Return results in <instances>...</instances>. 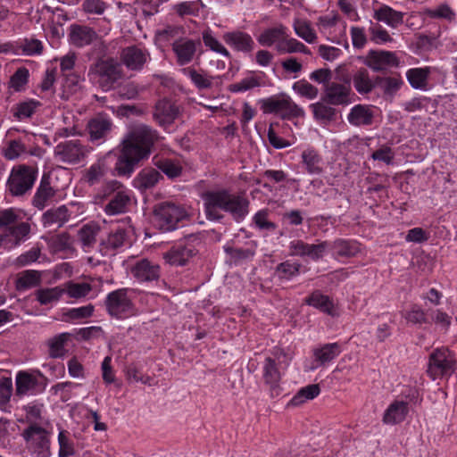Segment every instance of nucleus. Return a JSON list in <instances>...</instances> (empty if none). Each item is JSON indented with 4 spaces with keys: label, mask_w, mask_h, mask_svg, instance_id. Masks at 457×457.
I'll use <instances>...</instances> for the list:
<instances>
[{
    "label": "nucleus",
    "mask_w": 457,
    "mask_h": 457,
    "mask_svg": "<svg viewBox=\"0 0 457 457\" xmlns=\"http://www.w3.org/2000/svg\"><path fill=\"white\" fill-rule=\"evenodd\" d=\"M305 112L302 107L297 105L287 96V103L283 108V112L280 115L282 119L290 120L297 117H304Z\"/></svg>",
    "instance_id": "obj_64"
},
{
    "label": "nucleus",
    "mask_w": 457,
    "mask_h": 457,
    "mask_svg": "<svg viewBox=\"0 0 457 457\" xmlns=\"http://www.w3.org/2000/svg\"><path fill=\"white\" fill-rule=\"evenodd\" d=\"M374 119L372 107L366 104H356L351 108L348 115V122L356 127L370 126Z\"/></svg>",
    "instance_id": "obj_23"
},
{
    "label": "nucleus",
    "mask_w": 457,
    "mask_h": 457,
    "mask_svg": "<svg viewBox=\"0 0 457 457\" xmlns=\"http://www.w3.org/2000/svg\"><path fill=\"white\" fill-rule=\"evenodd\" d=\"M89 150L79 140H68L58 144L54 148V156L57 160L73 164L84 160Z\"/></svg>",
    "instance_id": "obj_12"
},
{
    "label": "nucleus",
    "mask_w": 457,
    "mask_h": 457,
    "mask_svg": "<svg viewBox=\"0 0 457 457\" xmlns=\"http://www.w3.org/2000/svg\"><path fill=\"white\" fill-rule=\"evenodd\" d=\"M99 197L101 199L109 198L108 204L104 206V212L108 215H118L125 212L130 202L129 190L117 180L107 182L104 186Z\"/></svg>",
    "instance_id": "obj_8"
},
{
    "label": "nucleus",
    "mask_w": 457,
    "mask_h": 457,
    "mask_svg": "<svg viewBox=\"0 0 457 457\" xmlns=\"http://www.w3.org/2000/svg\"><path fill=\"white\" fill-rule=\"evenodd\" d=\"M313 116L318 120H332L336 115V110L322 103H315L310 105Z\"/></svg>",
    "instance_id": "obj_58"
},
{
    "label": "nucleus",
    "mask_w": 457,
    "mask_h": 457,
    "mask_svg": "<svg viewBox=\"0 0 457 457\" xmlns=\"http://www.w3.org/2000/svg\"><path fill=\"white\" fill-rule=\"evenodd\" d=\"M178 115V106L170 100H160L155 105L154 118L162 127L173 123Z\"/></svg>",
    "instance_id": "obj_20"
},
{
    "label": "nucleus",
    "mask_w": 457,
    "mask_h": 457,
    "mask_svg": "<svg viewBox=\"0 0 457 457\" xmlns=\"http://www.w3.org/2000/svg\"><path fill=\"white\" fill-rule=\"evenodd\" d=\"M69 333H62L51 338L48 341L49 346V355L52 358H60L62 357L65 353V344L70 338Z\"/></svg>",
    "instance_id": "obj_48"
},
{
    "label": "nucleus",
    "mask_w": 457,
    "mask_h": 457,
    "mask_svg": "<svg viewBox=\"0 0 457 457\" xmlns=\"http://www.w3.org/2000/svg\"><path fill=\"white\" fill-rule=\"evenodd\" d=\"M185 34V29L182 26L169 25L163 29H158L155 33L156 37L160 41H177L178 38H182Z\"/></svg>",
    "instance_id": "obj_49"
},
{
    "label": "nucleus",
    "mask_w": 457,
    "mask_h": 457,
    "mask_svg": "<svg viewBox=\"0 0 457 457\" xmlns=\"http://www.w3.org/2000/svg\"><path fill=\"white\" fill-rule=\"evenodd\" d=\"M287 28L280 24L274 28L265 29L258 37V42L264 46H278L284 39Z\"/></svg>",
    "instance_id": "obj_35"
},
{
    "label": "nucleus",
    "mask_w": 457,
    "mask_h": 457,
    "mask_svg": "<svg viewBox=\"0 0 457 457\" xmlns=\"http://www.w3.org/2000/svg\"><path fill=\"white\" fill-rule=\"evenodd\" d=\"M342 352L341 346L337 343L325 344L313 350L314 361L320 366H323L337 358Z\"/></svg>",
    "instance_id": "obj_30"
},
{
    "label": "nucleus",
    "mask_w": 457,
    "mask_h": 457,
    "mask_svg": "<svg viewBox=\"0 0 457 457\" xmlns=\"http://www.w3.org/2000/svg\"><path fill=\"white\" fill-rule=\"evenodd\" d=\"M89 74L104 90L108 91L122 78L123 72L120 63L110 58L97 62L90 68Z\"/></svg>",
    "instance_id": "obj_9"
},
{
    "label": "nucleus",
    "mask_w": 457,
    "mask_h": 457,
    "mask_svg": "<svg viewBox=\"0 0 457 457\" xmlns=\"http://www.w3.org/2000/svg\"><path fill=\"white\" fill-rule=\"evenodd\" d=\"M24 439L29 442L32 454L35 457H50V441L45 428L38 425H31L23 431Z\"/></svg>",
    "instance_id": "obj_11"
},
{
    "label": "nucleus",
    "mask_w": 457,
    "mask_h": 457,
    "mask_svg": "<svg viewBox=\"0 0 457 457\" xmlns=\"http://www.w3.org/2000/svg\"><path fill=\"white\" fill-rule=\"evenodd\" d=\"M98 233L99 227L93 223L85 224L78 230V238L84 251L94 247Z\"/></svg>",
    "instance_id": "obj_34"
},
{
    "label": "nucleus",
    "mask_w": 457,
    "mask_h": 457,
    "mask_svg": "<svg viewBox=\"0 0 457 457\" xmlns=\"http://www.w3.org/2000/svg\"><path fill=\"white\" fill-rule=\"evenodd\" d=\"M457 370V357L448 347H437L432 351L428 362V375L436 380L451 377Z\"/></svg>",
    "instance_id": "obj_4"
},
{
    "label": "nucleus",
    "mask_w": 457,
    "mask_h": 457,
    "mask_svg": "<svg viewBox=\"0 0 457 457\" xmlns=\"http://www.w3.org/2000/svg\"><path fill=\"white\" fill-rule=\"evenodd\" d=\"M183 73L191 79L198 89H206L212 86V77L206 73L198 72L192 68L183 69Z\"/></svg>",
    "instance_id": "obj_46"
},
{
    "label": "nucleus",
    "mask_w": 457,
    "mask_h": 457,
    "mask_svg": "<svg viewBox=\"0 0 457 457\" xmlns=\"http://www.w3.org/2000/svg\"><path fill=\"white\" fill-rule=\"evenodd\" d=\"M201 6H204V4H202V2L200 0L187 1V2H182V3L176 4L174 6V10L181 17H184L186 15L196 16V15H198Z\"/></svg>",
    "instance_id": "obj_60"
},
{
    "label": "nucleus",
    "mask_w": 457,
    "mask_h": 457,
    "mask_svg": "<svg viewBox=\"0 0 457 457\" xmlns=\"http://www.w3.org/2000/svg\"><path fill=\"white\" fill-rule=\"evenodd\" d=\"M364 64L374 71H382L389 67H397L399 60L393 52L370 50L365 57Z\"/></svg>",
    "instance_id": "obj_14"
},
{
    "label": "nucleus",
    "mask_w": 457,
    "mask_h": 457,
    "mask_svg": "<svg viewBox=\"0 0 457 457\" xmlns=\"http://www.w3.org/2000/svg\"><path fill=\"white\" fill-rule=\"evenodd\" d=\"M69 37L72 45L83 47L93 43L96 39L97 34L87 26L72 24L70 27Z\"/></svg>",
    "instance_id": "obj_22"
},
{
    "label": "nucleus",
    "mask_w": 457,
    "mask_h": 457,
    "mask_svg": "<svg viewBox=\"0 0 457 457\" xmlns=\"http://www.w3.org/2000/svg\"><path fill=\"white\" fill-rule=\"evenodd\" d=\"M320 392V386L317 384L308 385L302 387L290 400L289 404L293 406H299L308 400H312L319 395Z\"/></svg>",
    "instance_id": "obj_44"
},
{
    "label": "nucleus",
    "mask_w": 457,
    "mask_h": 457,
    "mask_svg": "<svg viewBox=\"0 0 457 457\" xmlns=\"http://www.w3.org/2000/svg\"><path fill=\"white\" fill-rule=\"evenodd\" d=\"M198 249L192 242H187L173 246L170 251L163 253V258L170 265L184 266L188 261L196 255Z\"/></svg>",
    "instance_id": "obj_16"
},
{
    "label": "nucleus",
    "mask_w": 457,
    "mask_h": 457,
    "mask_svg": "<svg viewBox=\"0 0 457 457\" xmlns=\"http://www.w3.org/2000/svg\"><path fill=\"white\" fill-rule=\"evenodd\" d=\"M329 247L334 250L335 254L340 257H352L360 252L359 245L353 241L337 239Z\"/></svg>",
    "instance_id": "obj_39"
},
{
    "label": "nucleus",
    "mask_w": 457,
    "mask_h": 457,
    "mask_svg": "<svg viewBox=\"0 0 457 457\" xmlns=\"http://www.w3.org/2000/svg\"><path fill=\"white\" fill-rule=\"evenodd\" d=\"M408 412L406 402L395 401L385 411L382 420L386 425L398 424L405 420Z\"/></svg>",
    "instance_id": "obj_25"
},
{
    "label": "nucleus",
    "mask_w": 457,
    "mask_h": 457,
    "mask_svg": "<svg viewBox=\"0 0 457 457\" xmlns=\"http://www.w3.org/2000/svg\"><path fill=\"white\" fill-rule=\"evenodd\" d=\"M27 153L24 144L20 140H11L4 149V156L7 160H15Z\"/></svg>",
    "instance_id": "obj_62"
},
{
    "label": "nucleus",
    "mask_w": 457,
    "mask_h": 457,
    "mask_svg": "<svg viewBox=\"0 0 457 457\" xmlns=\"http://www.w3.org/2000/svg\"><path fill=\"white\" fill-rule=\"evenodd\" d=\"M64 294L62 287L41 288L36 292L37 300L43 305L54 303L60 300Z\"/></svg>",
    "instance_id": "obj_45"
},
{
    "label": "nucleus",
    "mask_w": 457,
    "mask_h": 457,
    "mask_svg": "<svg viewBox=\"0 0 457 457\" xmlns=\"http://www.w3.org/2000/svg\"><path fill=\"white\" fill-rule=\"evenodd\" d=\"M305 303L308 305L319 309L324 313H327L328 315H337L333 302L328 295L321 294L318 290L312 293V295L305 299Z\"/></svg>",
    "instance_id": "obj_31"
},
{
    "label": "nucleus",
    "mask_w": 457,
    "mask_h": 457,
    "mask_svg": "<svg viewBox=\"0 0 457 457\" xmlns=\"http://www.w3.org/2000/svg\"><path fill=\"white\" fill-rule=\"evenodd\" d=\"M55 195V190L50 185V179L47 175H43L39 186L32 199V204L38 210H43L48 201Z\"/></svg>",
    "instance_id": "obj_24"
},
{
    "label": "nucleus",
    "mask_w": 457,
    "mask_h": 457,
    "mask_svg": "<svg viewBox=\"0 0 457 457\" xmlns=\"http://www.w3.org/2000/svg\"><path fill=\"white\" fill-rule=\"evenodd\" d=\"M293 28L295 34L309 44L317 40V35L309 21L303 19H295Z\"/></svg>",
    "instance_id": "obj_42"
},
{
    "label": "nucleus",
    "mask_w": 457,
    "mask_h": 457,
    "mask_svg": "<svg viewBox=\"0 0 457 457\" xmlns=\"http://www.w3.org/2000/svg\"><path fill=\"white\" fill-rule=\"evenodd\" d=\"M19 213L12 208L0 212V229L4 228L5 240L10 238L14 245H19L26 241L31 232V225L29 222H18Z\"/></svg>",
    "instance_id": "obj_7"
},
{
    "label": "nucleus",
    "mask_w": 457,
    "mask_h": 457,
    "mask_svg": "<svg viewBox=\"0 0 457 457\" xmlns=\"http://www.w3.org/2000/svg\"><path fill=\"white\" fill-rule=\"evenodd\" d=\"M276 51L279 54H291L296 53H302L303 54H311L310 49L302 42L296 38L290 37L286 34L284 39L279 45L275 46Z\"/></svg>",
    "instance_id": "obj_32"
},
{
    "label": "nucleus",
    "mask_w": 457,
    "mask_h": 457,
    "mask_svg": "<svg viewBox=\"0 0 457 457\" xmlns=\"http://www.w3.org/2000/svg\"><path fill=\"white\" fill-rule=\"evenodd\" d=\"M223 40L234 50L245 54L251 53L255 46V43L252 37L240 30L225 33L223 35Z\"/></svg>",
    "instance_id": "obj_19"
},
{
    "label": "nucleus",
    "mask_w": 457,
    "mask_h": 457,
    "mask_svg": "<svg viewBox=\"0 0 457 457\" xmlns=\"http://www.w3.org/2000/svg\"><path fill=\"white\" fill-rule=\"evenodd\" d=\"M303 162L306 170L310 174H320L322 168L320 166L321 157L314 149H306L302 153Z\"/></svg>",
    "instance_id": "obj_43"
},
{
    "label": "nucleus",
    "mask_w": 457,
    "mask_h": 457,
    "mask_svg": "<svg viewBox=\"0 0 457 457\" xmlns=\"http://www.w3.org/2000/svg\"><path fill=\"white\" fill-rule=\"evenodd\" d=\"M158 140V132L150 126L143 123L132 126L121 142V152L115 164L118 174L130 176L135 167L149 157Z\"/></svg>",
    "instance_id": "obj_1"
},
{
    "label": "nucleus",
    "mask_w": 457,
    "mask_h": 457,
    "mask_svg": "<svg viewBox=\"0 0 457 457\" xmlns=\"http://www.w3.org/2000/svg\"><path fill=\"white\" fill-rule=\"evenodd\" d=\"M154 164L170 179L179 177L182 171V168L178 162L169 159L158 160Z\"/></svg>",
    "instance_id": "obj_57"
},
{
    "label": "nucleus",
    "mask_w": 457,
    "mask_h": 457,
    "mask_svg": "<svg viewBox=\"0 0 457 457\" xmlns=\"http://www.w3.org/2000/svg\"><path fill=\"white\" fill-rule=\"evenodd\" d=\"M203 41L205 46L210 48L212 51L216 52L225 57H230L229 52L216 37L212 36L210 29L204 30L203 32Z\"/></svg>",
    "instance_id": "obj_55"
},
{
    "label": "nucleus",
    "mask_w": 457,
    "mask_h": 457,
    "mask_svg": "<svg viewBox=\"0 0 457 457\" xmlns=\"http://www.w3.org/2000/svg\"><path fill=\"white\" fill-rule=\"evenodd\" d=\"M403 317L407 323L412 325H422L428 322L425 311L417 304H413L411 308L403 313Z\"/></svg>",
    "instance_id": "obj_53"
},
{
    "label": "nucleus",
    "mask_w": 457,
    "mask_h": 457,
    "mask_svg": "<svg viewBox=\"0 0 457 457\" xmlns=\"http://www.w3.org/2000/svg\"><path fill=\"white\" fill-rule=\"evenodd\" d=\"M422 14L435 19H445L448 21L455 19L454 12L447 4H441L436 9H426Z\"/></svg>",
    "instance_id": "obj_59"
},
{
    "label": "nucleus",
    "mask_w": 457,
    "mask_h": 457,
    "mask_svg": "<svg viewBox=\"0 0 457 457\" xmlns=\"http://www.w3.org/2000/svg\"><path fill=\"white\" fill-rule=\"evenodd\" d=\"M293 89L301 96L308 99H314L318 96L319 90L316 87L305 80H299L294 83Z\"/></svg>",
    "instance_id": "obj_61"
},
{
    "label": "nucleus",
    "mask_w": 457,
    "mask_h": 457,
    "mask_svg": "<svg viewBox=\"0 0 457 457\" xmlns=\"http://www.w3.org/2000/svg\"><path fill=\"white\" fill-rule=\"evenodd\" d=\"M41 282V272L34 270H28L21 272L16 281V288L19 291L38 286Z\"/></svg>",
    "instance_id": "obj_38"
},
{
    "label": "nucleus",
    "mask_w": 457,
    "mask_h": 457,
    "mask_svg": "<svg viewBox=\"0 0 457 457\" xmlns=\"http://www.w3.org/2000/svg\"><path fill=\"white\" fill-rule=\"evenodd\" d=\"M40 103L38 101L29 99L15 104L12 108V112L17 120H22L30 118L35 113Z\"/></svg>",
    "instance_id": "obj_41"
},
{
    "label": "nucleus",
    "mask_w": 457,
    "mask_h": 457,
    "mask_svg": "<svg viewBox=\"0 0 457 457\" xmlns=\"http://www.w3.org/2000/svg\"><path fill=\"white\" fill-rule=\"evenodd\" d=\"M37 385V376L26 371H20L16 376V395L21 396L34 393Z\"/></svg>",
    "instance_id": "obj_33"
},
{
    "label": "nucleus",
    "mask_w": 457,
    "mask_h": 457,
    "mask_svg": "<svg viewBox=\"0 0 457 457\" xmlns=\"http://www.w3.org/2000/svg\"><path fill=\"white\" fill-rule=\"evenodd\" d=\"M224 251L229 256L230 262L235 265H239L252 260L255 254L254 248H237L225 245Z\"/></svg>",
    "instance_id": "obj_40"
},
{
    "label": "nucleus",
    "mask_w": 457,
    "mask_h": 457,
    "mask_svg": "<svg viewBox=\"0 0 457 457\" xmlns=\"http://www.w3.org/2000/svg\"><path fill=\"white\" fill-rule=\"evenodd\" d=\"M377 86H379L385 94L394 95L395 94L402 85L403 84V79L400 77H378L377 76Z\"/></svg>",
    "instance_id": "obj_52"
},
{
    "label": "nucleus",
    "mask_w": 457,
    "mask_h": 457,
    "mask_svg": "<svg viewBox=\"0 0 457 457\" xmlns=\"http://www.w3.org/2000/svg\"><path fill=\"white\" fill-rule=\"evenodd\" d=\"M187 218L188 212L187 209L172 202L160 203L154 209V224L162 231L175 229L179 221Z\"/></svg>",
    "instance_id": "obj_6"
},
{
    "label": "nucleus",
    "mask_w": 457,
    "mask_h": 457,
    "mask_svg": "<svg viewBox=\"0 0 457 457\" xmlns=\"http://www.w3.org/2000/svg\"><path fill=\"white\" fill-rule=\"evenodd\" d=\"M329 248V243L327 241L319 244H307L305 257H309L312 261H319L326 253Z\"/></svg>",
    "instance_id": "obj_63"
},
{
    "label": "nucleus",
    "mask_w": 457,
    "mask_h": 457,
    "mask_svg": "<svg viewBox=\"0 0 457 457\" xmlns=\"http://www.w3.org/2000/svg\"><path fill=\"white\" fill-rule=\"evenodd\" d=\"M37 177V170L32 166L20 164L12 167L5 184V191L14 197L29 193Z\"/></svg>",
    "instance_id": "obj_5"
},
{
    "label": "nucleus",
    "mask_w": 457,
    "mask_h": 457,
    "mask_svg": "<svg viewBox=\"0 0 457 457\" xmlns=\"http://www.w3.org/2000/svg\"><path fill=\"white\" fill-rule=\"evenodd\" d=\"M404 13L395 11L393 8L384 5L375 11L374 18L385 22L387 26L395 29L403 22Z\"/></svg>",
    "instance_id": "obj_29"
},
{
    "label": "nucleus",
    "mask_w": 457,
    "mask_h": 457,
    "mask_svg": "<svg viewBox=\"0 0 457 457\" xmlns=\"http://www.w3.org/2000/svg\"><path fill=\"white\" fill-rule=\"evenodd\" d=\"M70 218L69 210L65 205L47 210L42 216V223L45 228H61Z\"/></svg>",
    "instance_id": "obj_27"
},
{
    "label": "nucleus",
    "mask_w": 457,
    "mask_h": 457,
    "mask_svg": "<svg viewBox=\"0 0 457 457\" xmlns=\"http://www.w3.org/2000/svg\"><path fill=\"white\" fill-rule=\"evenodd\" d=\"M148 59L147 50L138 46H127L120 52L121 62L130 71H141Z\"/></svg>",
    "instance_id": "obj_15"
},
{
    "label": "nucleus",
    "mask_w": 457,
    "mask_h": 457,
    "mask_svg": "<svg viewBox=\"0 0 457 457\" xmlns=\"http://www.w3.org/2000/svg\"><path fill=\"white\" fill-rule=\"evenodd\" d=\"M131 274L141 282L157 280L160 278V266L147 259H141L132 266Z\"/></svg>",
    "instance_id": "obj_18"
},
{
    "label": "nucleus",
    "mask_w": 457,
    "mask_h": 457,
    "mask_svg": "<svg viewBox=\"0 0 457 457\" xmlns=\"http://www.w3.org/2000/svg\"><path fill=\"white\" fill-rule=\"evenodd\" d=\"M91 141L104 140L112 129V120L103 115L91 119L87 126Z\"/></svg>",
    "instance_id": "obj_21"
},
{
    "label": "nucleus",
    "mask_w": 457,
    "mask_h": 457,
    "mask_svg": "<svg viewBox=\"0 0 457 457\" xmlns=\"http://www.w3.org/2000/svg\"><path fill=\"white\" fill-rule=\"evenodd\" d=\"M207 220L219 221L228 212L239 222L249 212V201L243 195L231 194L228 189L208 190L201 195Z\"/></svg>",
    "instance_id": "obj_2"
},
{
    "label": "nucleus",
    "mask_w": 457,
    "mask_h": 457,
    "mask_svg": "<svg viewBox=\"0 0 457 457\" xmlns=\"http://www.w3.org/2000/svg\"><path fill=\"white\" fill-rule=\"evenodd\" d=\"M430 74V69L425 68H413L406 72V78L411 86L415 89H426L428 86V79Z\"/></svg>",
    "instance_id": "obj_36"
},
{
    "label": "nucleus",
    "mask_w": 457,
    "mask_h": 457,
    "mask_svg": "<svg viewBox=\"0 0 457 457\" xmlns=\"http://www.w3.org/2000/svg\"><path fill=\"white\" fill-rule=\"evenodd\" d=\"M126 238L127 234L124 228H117L112 231L107 238L101 242V252H103L104 255L108 254V251L122 246Z\"/></svg>",
    "instance_id": "obj_37"
},
{
    "label": "nucleus",
    "mask_w": 457,
    "mask_h": 457,
    "mask_svg": "<svg viewBox=\"0 0 457 457\" xmlns=\"http://www.w3.org/2000/svg\"><path fill=\"white\" fill-rule=\"evenodd\" d=\"M129 292L127 288H120L107 295L105 306L111 316L122 319L133 313V303Z\"/></svg>",
    "instance_id": "obj_10"
},
{
    "label": "nucleus",
    "mask_w": 457,
    "mask_h": 457,
    "mask_svg": "<svg viewBox=\"0 0 457 457\" xmlns=\"http://www.w3.org/2000/svg\"><path fill=\"white\" fill-rule=\"evenodd\" d=\"M59 457H71L75 454L74 443L71 439L70 433L66 430H60L58 434Z\"/></svg>",
    "instance_id": "obj_50"
},
{
    "label": "nucleus",
    "mask_w": 457,
    "mask_h": 457,
    "mask_svg": "<svg viewBox=\"0 0 457 457\" xmlns=\"http://www.w3.org/2000/svg\"><path fill=\"white\" fill-rule=\"evenodd\" d=\"M62 290L71 298H81L86 296L92 287L88 283L69 282L62 286Z\"/></svg>",
    "instance_id": "obj_54"
},
{
    "label": "nucleus",
    "mask_w": 457,
    "mask_h": 457,
    "mask_svg": "<svg viewBox=\"0 0 457 457\" xmlns=\"http://www.w3.org/2000/svg\"><path fill=\"white\" fill-rule=\"evenodd\" d=\"M287 366L288 361L283 351H276L272 356L265 358L262 368V379L271 397H276L281 393L280 380Z\"/></svg>",
    "instance_id": "obj_3"
},
{
    "label": "nucleus",
    "mask_w": 457,
    "mask_h": 457,
    "mask_svg": "<svg viewBox=\"0 0 457 457\" xmlns=\"http://www.w3.org/2000/svg\"><path fill=\"white\" fill-rule=\"evenodd\" d=\"M349 86L331 82L325 86L324 101L333 105H347L351 103Z\"/></svg>",
    "instance_id": "obj_17"
},
{
    "label": "nucleus",
    "mask_w": 457,
    "mask_h": 457,
    "mask_svg": "<svg viewBox=\"0 0 457 457\" xmlns=\"http://www.w3.org/2000/svg\"><path fill=\"white\" fill-rule=\"evenodd\" d=\"M29 71L28 69L21 67L19 68L11 77L9 81V87L14 91H22L29 81Z\"/></svg>",
    "instance_id": "obj_56"
},
{
    "label": "nucleus",
    "mask_w": 457,
    "mask_h": 457,
    "mask_svg": "<svg viewBox=\"0 0 457 457\" xmlns=\"http://www.w3.org/2000/svg\"><path fill=\"white\" fill-rule=\"evenodd\" d=\"M352 80L355 90L361 95L370 93L378 83L377 77H370V72L364 68L356 71Z\"/></svg>",
    "instance_id": "obj_26"
},
{
    "label": "nucleus",
    "mask_w": 457,
    "mask_h": 457,
    "mask_svg": "<svg viewBox=\"0 0 457 457\" xmlns=\"http://www.w3.org/2000/svg\"><path fill=\"white\" fill-rule=\"evenodd\" d=\"M161 179L162 176L158 170L153 168L143 169L134 179V185L137 189L145 191L154 187Z\"/></svg>",
    "instance_id": "obj_28"
},
{
    "label": "nucleus",
    "mask_w": 457,
    "mask_h": 457,
    "mask_svg": "<svg viewBox=\"0 0 457 457\" xmlns=\"http://www.w3.org/2000/svg\"><path fill=\"white\" fill-rule=\"evenodd\" d=\"M201 40L199 38H188L183 37L172 42V51L175 54L176 62L179 66L189 64L193 62L201 48Z\"/></svg>",
    "instance_id": "obj_13"
},
{
    "label": "nucleus",
    "mask_w": 457,
    "mask_h": 457,
    "mask_svg": "<svg viewBox=\"0 0 457 457\" xmlns=\"http://www.w3.org/2000/svg\"><path fill=\"white\" fill-rule=\"evenodd\" d=\"M300 268L299 262L286 261L276 267L275 273L280 279H290L299 274Z\"/></svg>",
    "instance_id": "obj_51"
},
{
    "label": "nucleus",
    "mask_w": 457,
    "mask_h": 457,
    "mask_svg": "<svg viewBox=\"0 0 457 457\" xmlns=\"http://www.w3.org/2000/svg\"><path fill=\"white\" fill-rule=\"evenodd\" d=\"M106 168L103 162H96L87 169L83 175L84 181L89 186H94L104 177Z\"/></svg>",
    "instance_id": "obj_47"
}]
</instances>
